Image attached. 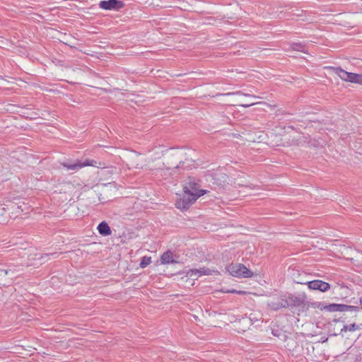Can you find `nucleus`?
<instances>
[{
  "label": "nucleus",
  "mask_w": 362,
  "mask_h": 362,
  "mask_svg": "<svg viewBox=\"0 0 362 362\" xmlns=\"http://www.w3.org/2000/svg\"><path fill=\"white\" fill-rule=\"evenodd\" d=\"M320 310H325L328 312H355L357 313L361 310V308L354 305H348L345 304L331 303L329 305H324L322 303H318L316 306Z\"/></svg>",
  "instance_id": "nucleus-1"
},
{
  "label": "nucleus",
  "mask_w": 362,
  "mask_h": 362,
  "mask_svg": "<svg viewBox=\"0 0 362 362\" xmlns=\"http://www.w3.org/2000/svg\"><path fill=\"white\" fill-rule=\"evenodd\" d=\"M226 270L231 276L238 278H249L253 276V272L243 264L231 263L226 267Z\"/></svg>",
  "instance_id": "nucleus-2"
},
{
  "label": "nucleus",
  "mask_w": 362,
  "mask_h": 362,
  "mask_svg": "<svg viewBox=\"0 0 362 362\" xmlns=\"http://www.w3.org/2000/svg\"><path fill=\"white\" fill-rule=\"evenodd\" d=\"M206 192L204 189H201L199 194H193L189 193H185L182 198L177 200L175 203L176 208L181 210H186L194 204L196 200L201 196L205 194Z\"/></svg>",
  "instance_id": "nucleus-3"
},
{
  "label": "nucleus",
  "mask_w": 362,
  "mask_h": 362,
  "mask_svg": "<svg viewBox=\"0 0 362 362\" xmlns=\"http://www.w3.org/2000/svg\"><path fill=\"white\" fill-rule=\"evenodd\" d=\"M97 161L86 159L84 161L78 160H67L60 163V165L66 168L67 170L77 171L85 166H96Z\"/></svg>",
  "instance_id": "nucleus-4"
},
{
  "label": "nucleus",
  "mask_w": 362,
  "mask_h": 362,
  "mask_svg": "<svg viewBox=\"0 0 362 362\" xmlns=\"http://www.w3.org/2000/svg\"><path fill=\"white\" fill-rule=\"evenodd\" d=\"M99 8L104 10H119L124 6V3L119 0H103L98 4Z\"/></svg>",
  "instance_id": "nucleus-5"
},
{
  "label": "nucleus",
  "mask_w": 362,
  "mask_h": 362,
  "mask_svg": "<svg viewBox=\"0 0 362 362\" xmlns=\"http://www.w3.org/2000/svg\"><path fill=\"white\" fill-rule=\"evenodd\" d=\"M306 284L310 289L318 290L321 292H325L330 288L329 284L319 279L308 281Z\"/></svg>",
  "instance_id": "nucleus-6"
},
{
  "label": "nucleus",
  "mask_w": 362,
  "mask_h": 362,
  "mask_svg": "<svg viewBox=\"0 0 362 362\" xmlns=\"http://www.w3.org/2000/svg\"><path fill=\"white\" fill-rule=\"evenodd\" d=\"M198 188L199 184L195 181V180L194 178L189 177L185 182L184 187V192L193 194H199L201 189H199Z\"/></svg>",
  "instance_id": "nucleus-7"
},
{
  "label": "nucleus",
  "mask_w": 362,
  "mask_h": 362,
  "mask_svg": "<svg viewBox=\"0 0 362 362\" xmlns=\"http://www.w3.org/2000/svg\"><path fill=\"white\" fill-rule=\"evenodd\" d=\"M343 81L354 83L355 73L348 72L340 67H330Z\"/></svg>",
  "instance_id": "nucleus-8"
},
{
  "label": "nucleus",
  "mask_w": 362,
  "mask_h": 362,
  "mask_svg": "<svg viewBox=\"0 0 362 362\" xmlns=\"http://www.w3.org/2000/svg\"><path fill=\"white\" fill-rule=\"evenodd\" d=\"M267 305L273 310H278L280 308H288V303L286 301V298H279L274 299L267 303Z\"/></svg>",
  "instance_id": "nucleus-9"
},
{
  "label": "nucleus",
  "mask_w": 362,
  "mask_h": 362,
  "mask_svg": "<svg viewBox=\"0 0 362 362\" xmlns=\"http://www.w3.org/2000/svg\"><path fill=\"white\" fill-rule=\"evenodd\" d=\"M304 298L300 296L291 295L288 298H286L288 308L300 306L304 303Z\"/></svg>",
  "instance_id": "nucleus-10"
},
{
  "label": "nucleus",
  "mask_w": 362,
  "mask_h": 362,
  "mask_svg": "<svg viewBox=\"0 0 362 362\" xmlns=\"http://www.w3.org/2000/svg\"><path fill=\"white\" fill-rule=\"evenodd\" d=\"M227 175L223 173H215L214 175V185L219 187L223 186L227 181Z\"/></svg>",
  "instance_id": "nucleus-11"
},
{
  "label": "nucleus",
  "mask_w": 362,
  "mask_h": 362,
  "mask_svg": "<svg viewBox=\"0 0 362 362\" xmlns=\"http://www.w3.org/2000/svg\"><path fill=\"white\" fill-rule=\"evenodd\" d=\"M98 230L99 233L103 236H107L112 233L110 227L105 221L99 223L98 226Z\"/></svg>",
  "instance_id": "nucleus-12"
},
{
  "label": "nucleus",
  "mask_w": 362,
  "mask_h": 362,
  "mask_svg": "<svg viewBox=\"0 0 362 362\" xmlns=\"http://www.w3.org/2000/svg\"><path fill=\"white\" fill-rule=\"evenodd\" d=\"M160 262L161 264H170V263H175V262H177V261H175L174 259H173V254L171 251L170 250H168L166 252H165L161 256H160Z\"/></svg>",
  "instance_id": "nucleus-13"
},
{
  "label": "nucleus",
  "mask_w": 362,
  "mask_h": 362,
  "mask_svg": "<svg viewBox=\"0 0 362 362\" xmlns=\"http://www.w3.org/2000/svg\"><path fill=\"white\" fill-rule=\"evenodd\" d=\"M361 329H362V324H356L354 322L350 325H344L342 329H341L340 334H342L343 332H346L347 331L355 332Z\"/></svg>",
  "instance_id": "nucleus-14"
},
{
  "label": "nucleus",
  "mask_w": 362,
  "mask_h": 362,
  "mask_svg": "<svg viewBox=\"0 0 362 362\" xmlns=\"http://www.w3.org/2000/svg\"><path fill=\"white\" fill-rule=\"evenodd\" d=\"M272 334L274 336L278 337L280 340L285 341L288 337L286 334V332L279 327L273 328L272 330Z\"/></svg>",
  "instance_id": "nucleus-15"
},
{
  "label": "nucleus",
  "mask_w": 362,
  "mask_h": 362,
  "mask_svg": "<svg viewBox=\"0 0 362 362\" xmlns=\"http://www.w3.org/2000/svg\"><path fill=\"white\" fill-rule=\"evenodd\" d=\"M188 274L190 275V276H200L202 275H210L211 274V270L209 269H191L189 272H188Z\"/></svg>",
  "instance_id": "nucleus-16"
},
{
  "label": "nucleus",
  "mask_w": 362,
  "mask_h": 362,
  "mask_svg": "<svg viewBox=\"0 0 362 362\" xmlns=\"http://www.w3.org/2000/svg\"><path fill=\"white\" fill-rule=\"evenodd\" d=\"M291 48L293 50L306 52L305 45L301 43H293L291 45Z\"/></svg>",
  "instance_id": "nucleus-17"
},
{
  "label": "nucleus",
  "mask_w": 362,
  "mask_h": 362,
  "mask_svg": "<svg viewBox=\"0 0 362 362\" xmlns=\"http://www.w3.org/2000/svg\"><path fill=\"white\" fill-rule=\"evenodd\" d=\"M151 263V258L149 257L144 256L142 257L141 262H140V267L141 268H145L148 265H149Z\"/></svg>",
  "instance_id": "nucleus-18"
},
{
  "label": "nucleus",
  "mask_w": 362,
  "mask_h": 362,
  "mask_svg": "<svg viewBox=\"0 0 362 362\" xmlns=\"http://www.w3.org/2000/svg\"><path fill=\"white\" fill-rule=\"evenodd\" d=\"M354 83L362 85V74H355Z\"/></svg>",
  "instance_id": "nucleus-19"
},
{
  "label": "nucleus",
  "mask_w": 362,
  "mask_h": 362,
  "mask_svg": "<svg viewBox=\"0 0 362 362\" xmlns=\"http://www.w3.org/2000/svg\"><path fill=\"white\" fill-rule=\"evenodd\" d=\"M227 95H243L245 96H249V97H252V98H257L255 95H251V94H244V93H242L240 91H237V92H235V93H226Z\"/></svg>",
  "instance_id": "nucleus-20"
},
{
  "label": "nucleus",
  "mask_w": 362,
  "mask_h": 362,
  "mask_svg": "<svg viewBox=\"0 0 362 362\" xmlns=\"http://www.w3.org/2000/svg\"><path fill=\"white\" fill-rule=\"evenodd\" d=\"M8 271L7 269H1L0 268V279H3L6 277V276L8 274Z\"/></svg>",
  "instance_id": "nucleus-21"
},
{
  "label": "nucleus",
  "mask_w": 362,
  "mask_h": 362,
  "mask_svg": "<svg viewBox=\"0 0 362 362\" xmlns=\"http://www.w3.org/2000/svg\"><path fill=\"white\" fill-rule=\"evenodd\" d=\"M183 163H184V162H182V160H179V164H177V162L172 163V168H182Z\"/></svg>",
  "instance_id": "nucleus-22"
},
{
  "label": "nucleus",
  "mask_w": 362,
  "mask_h": 362,
  "mask_svg": "<svg viewBox=\"0 0 362 362\" xmlns=\"http://www.w3.org/2000/svg\"><path fill=\"white\" fill-rule=\"evenodd\" d=\"M59 253H57V252H53V253H50V254H45V256H52L53 257V258H57L59 256Z\"/></svg>",
  "instance_id": "nucleus-23"
},
{
  "label": "nucleus",
  "mask_w": 362,
  "mask_h": 362,
  "mask_svg": "<svg viewBox=\"0 0 362 362\" xmlns=\"http://www.w3.org/2000/svg\"><path fill=\"white\" fill-rule=\"evenodd\" d=\"M255 104H257V103H248V104H247V103H245V104H240V106H242L244 107H248L252 106Z\"/></svg>",
  "instance_id": "nucleus-24"
},
{
  "label": "nucleus",
  "mask_w": 362,
  "mask_h": 362,
  "mask_svg": "<svg viewBox=\"0 0 362 362\" xmlns=\"http://www.w3.org/2000/svg\"><path fill=\"white\" fill-rule=\"evenodd\" d=\"M255 104H257V103H248V104H247V103H245V104H240V106H242L244 107H248L252 106Z\"/></svg>",
  "instance_id": "nucleus-25"
},
{
  "label": "nucleus",
  "mask_w": 362,
  "mask_h": 362,
  "mask_svg": "<svg viewBox=\"0 0 362 362\" xmlns=\"http://www.w3.org/2000/svg\"><path fill=\"white\" fill-rule=\"evenodd\" d=\"M346 317H341L338 320H334V322H346Z\"/></svg>",
  "instance_id": "nucleus-26"
},
{
  "label": "nucleus",
  "mask_w": 362,
  "mask_h": 362,
  "mask_svg": "<svg viewBox=\"0 0 362 362\" xmlns=\"http://www.w3.org/2000/svg\"><path fill=\"white\" fill-rule=\"evenodd\" d=\"M360 305L362 306V296L359 298Z\"/></svg>",
  "instance_id": "nucleus-27"
},
{
  "label": "nucleus",
  "mask_w": 362,
  "mask_h": 362,
  "mask_svg": "<svg viewBox=\"0 0 362 362\" xmlns=\"http://www.w3.org/2000/svg\"><path fill=\"white\" fill-rule=\"evenodd\" d=\"M231 292H232V293H238V291H235V290L232 291ZM238 293H241V292H240V291H238Z\"/></svg>",
  "instance_id": "nucleus-28"
},
{
  "label": "nucleus",
  "mask_w": 362,
  "mask_h": 362,
  "mask_svg": "<svg viewBox=\"0 0 362 362\" xmlns=\"http://www.w3.org/2000/svg\"><path fill=\"white\" fill-rule=\"evenodd\" d=\"M173 156H175V157H177V153H175V154H173Z\"/></svg>",
  "instance_id": "nucleus-29"
}]
</instances>
